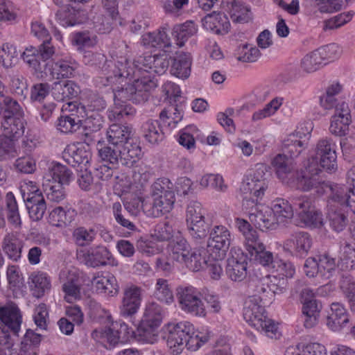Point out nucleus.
Listing matches in <instances>:
<instances>
[{
	"instance_id": "1",
	"label": "nucleus",
	"mask_w": 355,
	"mask_h": 355,
	"mask_svg": "<svg viewBox=\"0 0 355 355\" xmlns=\"http://www.w3.org/2000/svg\"><path fill=\"white\" fill-rule=\"evenodd\" d=\"M272 166L277 178L285 184L304 191L315 189L316 192L324 191L327 184L320 178V170L314 160L307 164L304 169L295 171V163L287 155L278 154L272 160Z\"/></svg>"
},
{
	"instance_id": "2",
	"label": "nucleus",
	"mask_w": 355,
	"mask_h": 355,
	"mask_svg": "<svg viewBox=\"0 0 355 355\" xmlns=\"http://www.w3.org/2000/svg\"><path fill=\"white\" fill-rule=\"evenodd\" d=\"M155 88V84L149 78L135 80L132 84H128L123 87L119 86L113 89V106L108 110V118L110 121H120L125 117L135 115V109L125 101H130L134 103H143L150 96V92Z\"/></svg>"
},
{
	"instance_id": "3",
	"label": "nucleus",
	"mask_w": 355,
	"mask_h": 355,
	"mask_svg": "<svg viewBox=\"0 0 355 355\" xmlns=\"http://www.w3.org/2000/svg\"><path fill=\"white\" fill-rule=\"evenodd\" d=\"M83 62L91 66H97L103 72V76L99 78V84L109 86L121 84L131 75V70L126 69L128 60L123 57L116 60H107L105 56L100 53H85Z\"/></svg>"
},
{
	"instance_id": "4",
	"label": "nucleus",
	"mask_w": 355,
	"mask_h": 355,
	"mask_svg": "<svg viewBox=\"0 0 355 355\" xmlns=\"http://www.w3.org/2000/svg\"><path fill=\"white\" fill-rule=\"evenodd\" d=\"M175 201L173 184L167 178L157 179L150 187V197L142 203L146 216L157 218L170 212Z\"/></svg>"
},
{
	"instance_id": "5",
	"label": "nucleus",
	"mask_w": 355,
	"mask_h": 355,
	"mask_svg": "<svg viewBox=\"0 0 355 355\" xmlns=\"http://www.w3.org/2000/svg\"><path fill=\"white\" fill-rule=\"evenodd\" d=\"M169 66V61L166 55H154L139 57L130 64L128 62L126 69L131 70V75L128 78L139 80L144 78H150L155 84L154 76L164 74Z\"/></svg>"
},
{
	"instance_id": "6",
	"label": "nucleus",
	"mask_w": 355,
	"mask_h": 355,
	"mask_svg": "<svg viewBox=\"0 0 355 355\" xmlns=\"http://www.w3.org/2000/svg\"><path fill=\"white\" fill-rule=\"evenodd\" d=\"M20 311L16 304L11 303L0 306V345L10 348L14 343V336H18L21 324Z\"/></svg>"
},
{
	"instance_id": "7",
	"label": "nucleus",
	"mask_w": 355,
	"mask_h": 355,
	"mask_svg": "<svg viewBox=\"0 0 355 355\" xmlns=\"http://www.w3.org/2000/svg\"><path fill=\"white\" fill-rule=\"evenodd\" d=\"M98 156L104 162L116 167L120 162L122 165L132 167L141 155V148L139 145L128 144L123 148L113 146L107 144L98 148Z\"/></svg>"
},
{
	"instance_id": "8",
	"label": "nucleus",
	"mask_w": 355,
	"mask_h": 355,
	"mask_svg": "<svg viewBox=\"0 0 355 355\" xmlns=\"http://www.w3.org/2000/svg\"><path fill=\"white\" fill-rule=\"evenodd\" d=\"M263 175V170L259 168L244 178L240 191L244 195L243 206L245 209H248L251 204L258 202L264 195L268 184Z\"/></svg>"
},
{
	"instance_id": "9",
	"label": "nucleus",
	"mask_w": 355,
	"mask_h": 355,
	"mask_svg": "<svg viewBox=\"0 0 355 355\" xmlns=\"http://www.w3.org/2000/svg\"><path fill=\"white\" fill-rule=\"evenodd\" d=\"M293 205L297 211L298 225L306 227H321L324 223L323 216L318 210L311 198L301 196L293 199Z\"/></svg>"
},
{
	"instance_id": "10",
	"label": "nucleus",
	"mask_w": 355,
	"mask_h": 355,
	"mask_svg": "<svg viewBox=\"0 0 355 355\" xmlns=\"http://www.w3.org/2000/svg\"><path fill=\"white\" fill-rule=\"evenodd\" d=\"M200 296L202 293L191 286H180L177 288V299L180 308L193 315L205 317L206 310Z\"/></svg>"
},
{
	"instance_id": "11",
	"label": "nucleus",
	"mask_w": 355,
	"mask_h": 355,
	"mask_svg": "<svg viewBox=\"0 0 355 355\" xmlns=\"http://www.w3.org/2000/svg\"><path fill=\"white\" fill-rule=\"evenodd\" d=\"M231 241V233L225 226H214L209 232L207 244L209 255L214 259H223L226 257Z\"/></svg>"
},
{
	"instance_id": "12",
	"label": "nucleus",
	"mask_w": 355,
	"mask_h": 355,
	"mask_svg": "<svg viewBox=\"0 0 355 355\" xmlns=\"http://www.w3.org/2000/svg\"><path fill=\"white\" fill-rule=\"evenodd\" d=\"M336 147L335 142L330 138L320 139L315 147V157L309 159L308 164L314 160L320 170V166L329 172L336 170L337 167Z\"/></svg>"
},
{
	"instance_id": "13",
	"label": "nucleus",
	"mask_w": 355,
	"mask_h": 355,
	"mask_svg": "<svg viewBox=\"0 0 355 355\" xmlns=\"http://www.w3.org/2000/svg\"><path fill=\"white\" fill-rule=\"evenodd\" d=\"M168 335L166 344L173 355H178L184 348L187 336L193 332V324L188 321L169 323L166 327Z\"/></svg>"
},
{
	"instance_id": "14",
	"label": "nucleus",
	"mask_w": 355,
	"mask_h": 355,
	"mask_svg": "<svg viewBox=\"0 0 355 355\" xmlns=\"http://www.w3.org/2000/svg\"><path fill=\"white\" fill-rule=\"evenodd\" d=\"M245 209L248 210L251 223L261 230H272L277 227V219L270 207L263 205H258L257 202H255Z\"/></svg>"
},
{
	"instance_id": "15",
	"label": "nucleus",
	"mask_w": 355,
	"mask_h": 355,
	"mask_svg": "<svg viewBox=\"0 0 355 355\" xmlns=\"http://www.w3.org/2000/svg\"><path fill=\"white\" fill-rule=\"evenodd\" d=\"M248 257L241 248H232L227 259L226 273L234 282H241L247 276Z\"/></svg>"
},
{
	"instance_id": "16",
	"label": "nucleus",
	"mask_w": 355,
	"mask_h": 355,
	"mask_svg": "<svg viewBox=\"0 0 355 355\" xmlns=\"http://www.w3.org/2000/svg\"><path fill=\"white\" fill-rule=\"evenodd\" d=\"M311 245V236L307 232H299L284 241L283 249L291 255L304 257L307 255Z\"/></svg>"
},
{
	"instance_id": "17",
	"label": "nucleus",
	"mask_w": 355,
	"mask_h": 355,
	"mask_svg": "<svg viewBox=\"0 0 355 355\" xmlns=\"http://www.w3.org/2000/svg\"><path fill=\"white\" fill-rule=\"evenodd\" d=\"M89 144L80 143L67 146L62 153L63 159L73 167L79 165L86 167L92 157Z\"/></svg>"
},
{
	"instance_id": "18",
	"label": "nucleus",
	"mask_w": 355,
	"mask_h": 355,
	"mask_svg": "<svg viewBox=\"0 0 355 355\" xmlns=\"http://www.w3.org/2000/svg\"><path fill=\"white\" fill-rule=\"evenodd\" d=\"M133 130L131 126L120 123H113L106 131V140L108 144L123 148L128 144L137 145L133 141Z\"/></svg>"
},
{
	"instance_id": "19",
	"label": "nucleus",
	"mask_w": 355,
	"mask_h": 355,
	"mask_svg": "<svg viewBox=\"0 0 355 355\" xmlns=\"http://www.w3.org/2000/svg\"><path fill=\"white\" fill-rule=\"evenodd\" d=\"M263 301V297H248L245 302L243 317L252 327H261L260 320L266 316Z\"/></svg>"
},
{
	"instance_id": "20",
	"label": "nucleus",
	"mask_w": 355,
	"mask_h": 355,
	"mask_svg": "<svg viewBox=\"0 0 355 355\" xmlns=\"http://www.w3.org/2000/svg\"><path fill=\"white\" fill-rule=\"evenodd\" d=\"M141 288L136 286L125 288L120 306V314L122 316L132 317L137 313L141 302Z\"/></svg>"
},
{
	"instance_id": "21",
	"label": "nucleus",
	"mask_w": 355,
	"mask_h": 355,
	"mask_svg": "<svg viewBox=\"0 0 355 355\" xmlns=\"http://www.w3.org/2000/svg\"><path fill=\"white\" fill-rule=\"evenodd\" d=\"M352 122L351 110L348 103H341L331 116L330 132L336 136H344Z\"/></svg>"
},
{
	"instance_id": "22",
	"label": "nucleus",
	"mask_w": 355,
	"mask_h": 355,
	"mask_svg": "<svg viewBox=\"0 0 355 355\" xmlns=\"http://www.w3.org/2000/svg\"><path fill=\"white\" fill-rule=\"evenodd\" d=\"M26 209L31 219L33 221L40 220L46 210V204L42 192L35 189L27 195H23Z\"/></svg>"
},
{
	"instance_id": "23",
	"label": "nucleus",
	"mask_w": 355,
	"mask_h": 355,
	"mask_svg": "<svg viewBox=\"0 0 355 355\" xmlns=\"http://www.w3.org/2000/svg\"><path fill=\"white\" fill-rule=\"evenodd\" d=\"M349 322V313L339 302H333L327 316L326 324L332 331H340Z\"/></svg>"
},
{
	"instance_id": "24",
	"label": "nucleus",
	"mask_w": 355,
	"mask_h": 355,
	"mask_svg": "<svg viewBox=\"0 0 355 355\" xmlns=\"http://www.w3.org/2000/svg\"><path fill=\"white\" fill-rule=\"evenodd\" d=\"M24 242L17 234L7 232L1 241V249L7 258L13 262H18L22 257Z\"/></svg>"
},
{
	"instance_id": "25",
	"label": "nucleus",
	"mask_w": 355,
	"mask_h": 355,
	"mask_svg": "<svg viewBox=\"0 0 355 355\" xmlns=\"http://www.w3.org/2000/svg\"><path fill=\"white\" fill-rule=\"evenodd\" d=\"M250 254V259L254 260L268 270H274L278 261H275L271 252L266 250L264 244L259 240L252 244V247L245 248Z\"/></svg>"
},
{
	"instance_id": "26",
	"label": "nucleus",
	"mask_w": 355,
	"mask_h": 355,
	"mask_svg": "<svg viewBox=\"0 0 355 355\" xmlns=\"http://www.w3.org/2000/svg\"><path fill=\"white\" fill-rule=\"evenodd\" d=\"M310 135V132L306 135L304 132L297 130L295 133L289 135L283 142V153L288 154V158L293 159L298 157L300 154L306 148L307 143L305 140H302L303 137H306Z\"/></svg>"
},
{
	"instance_id": "27",
	"label": "nucleus",
	"mask_w": 355,
	"mask_h": 355,
	"mask_svg": "<svg viewBox=\"0 0 355 355\" xmlns=\"http://www.w3.org/2000/svg\"><path fill=\"white\" fill-rule=\"evenodd\" d=\"M24 116V115H20L1 119V126L4 135L12 140L22 137L26 124Z\"/></svg>"
},
{
	"instance_id": "28",
	"label": "nucleus",
	"mask_w": 355,
	"mask_h": 355,
	"mask_svg": "<svg viewBox=\"0 0 355 355\" xmlns=\"http://www.w3.org/2000/svg\"><path fill=\"white\" fill-rule=\"evenodd\" d=\"M42 335L28 329L21 338L19 352H12L10 355H37Z\"/></svg>"
},
{
	"instance_id": "29",
	"label": "nucleus",
	"mask_w": 355,
	"mask_h": 355,
	"mask_svg": "<svg viewBox=\"0 0 355 355\" xmlns=\"http://www.w3.org/2000/svg\"><path fill=\"white\" fill-rule=\"evenodd\" d=\"M141 133L146 141L151 144H158L165 138V132L159 121L148 119L141 126Z\"/></svg>"
},
{
	"instance_id": "30",
	"label": "nucleus",
	"mask_w": 355,
	"mask_h": 355,
	"mask_svg": "<svg viewBox=\"0 0 355 355\" xmlns=\"http://www.w3.org/2000/svg\"><path fill=\"white\" fill-rule=\"evenodd\" d=\"M112 257V255L110 251L103 245H96L90 248L84 254L85 264L92 268L105 266Z\"/></svg>"
},
{
	"instance_id": "31",
	"label": "nucleus",
	"mask_w": 355,
	"mask_h": 355,
	"mask_svg": "<svg viewBox=\"0 0 355 355\" xmlns=\"http://www.w3.org/2000/svg\"><path fill=\"white\" fill-rule=\"evenodd\" d=\"M191 249L189 243L180 235L175 236V239L168 243L167 248L169 257L180 263H184Z\"/></svg>"
},
{
	"instance_id": "32",
	"label": "nucleus",
	"mask_w": 355,
	"mask_h": 355,
	"mask_svg": "<svg viewBox=\"0 0 355 355\" xmlns=\"http://www.w3.org/2000/svg\"><path fill=\"white\" fill-rule=\"evenodd\" d=\"M331 189L332 190V196L329 202L334 205L336 202L340 205H345L355 213V191L351 187L335 185L334 187H331Z\"/></svg>"
},
{
	"instance_id": "33",
	"label": "nucleus",
	"mask_w": 355,
	"mask_h": 355,
	"mask_svg": "<svg viewBox=\"0 0 355 355\" xmlns=\"http://www.w3.org/2000/svg\"><path fill=\"white\" fill-rule=\"evenodd\" d=\"M202 25L207 30L222 34L227 32L230 24L224 13L214 11L203 18Z\"/></svg>"
},
{
	"instance_id": "34",
	"label": "nucleus",
	"mask_w": 355,
	"mask_h": 355,
	"mask_svg": "<svg viewBox=\"0 0 355 355\" xmlns=\"http://www.w3.org/2000/svg\"><path fill=\"white\" fill-rule=\"evenodd\" d=\"M210 258L208 248L191 249L184 264L192 271H199L208 264Z\"/></svg>"
},
{
	"instance_id": "35",
	"label": "nucleus",
	"mask_w": 355,
	"mask_h": 355,
	"mask_svg": "<svg viewBox=\"0 0 355 355\" xmlns=\"http://www.w3.org/2000/svg\"><path fill=\"white\" fill-rule=\"evenodd\" d=\"M91 284L92 288L98 293H108L110 295H114L119 291L116 279L110 274L104 275L98 273L92 278Z\"/></svg>"
},
{
	"instance_id": "36",
	"label": "nucleus",
	"mask_w": 355,
	"mask_h": 355,
	"mask_svg": "<svg viewBox=\"0 0 355 355\" xmlns=\"http://www.w3.org/2000/svg\"><path fill=\"white\" fill-rule=\"evenodd\" d=\"M191 56L190 53H180L173 59L171 73L179 78L187 79L191 73Z\"/></svg>"
},
{
	"instance_id": "37",
	"label": "nucleus",
	"mask_w": 355,
	"mask_h": 355,
	"mask_svg": "<svg viewBox=\"0 0 355 355\" xmlns=\"http://www.w3.org/2000/svg\"><path fill=\"white\" fill-rule=\"evenodd\" d=\"M86 119L83 121L82 126L83 131L82 132L84 138V143L89 144L94 141L93 133L99 131L104 123L103 117L99 113L88 114Z\"/></svg>"
},
{
	"instance_id": "38",
	"label": "nucleus",
	"mask_w": 355,
	"mask_h": 355,
	"mask_svg": "<svg viewBox=\"0 0 355 355\" xmlns=\"http://www.w3.org/2000/svg\"><path fill=\"white\" fill-rule=\"evenodd\" d=\"M128 334V326L124 322H116L101 332L102 342H107L109 348L114 347Z\"/></svg>"
},
{
	"instance_id": "39",
	"label": "nucleus",
	"mask_w": 355,
	"mask_h": 355,
	"mask_svg": "<svg viewBox=\"0 0 355 355\" xmlns=\"http://www.w3.org/2000/svg\"><path fill=\"white\" fill-rule=\"evenodd\" d=\"M327 218L330 227L336 232H342L349 223L343 209L337 205L328 202Z\"/></svg>"
},
{
	"instance_id": "40",
	"label": "nucleus",
	"mask_w": 355,
	"mask_h": 355,
	"mask_svg": "<svg viewBox=\"0 0 355 355\" xmlns=\"http://www.w3.org/2000/svg\"><path fill=\"white\" fill-rule=\"evenodd\" d=\"M52 96L57 101H64L76 97L79 87L73 81L55 82L51 88Z\"/></svg>"
},
{
	"instance_id": "41",
	"label": "nucleus",
	"mask_w": 355,
	"mask_h": 355,
	"mask_svg": "<svg viewBox=\"0 0 355 355\" xmlns=\"http://www.w3.org/2000/svg\"><path fill=\"white\" fill-rule=\"evenodd\" d=\"M165 315L164 309L158 303L146 304L141 322L145 326L159 327Z\"/></svg>"
},
{
	"instance_id": "42",
	"label": "nucleus",
	"mask_w": 355,
	"mask_h": 355,
	"mask_svg": "<svg viewBox=\"0 0 355 355\" xmlns=\"http://www.w3.org/2000/svg\"><path fill=\"white\" fill-rule=\"evenodd\" d=\"M74 72V68L71 64L64 60L57 62L47 63L46 68L44 71L46 75H50L53 78H71Z\"/></svg>"
},
{
	"instance_id": "43",
	"label": "nucleus",
	"mask_w": 355,
	"mask_h": 355,
	"mask_svg": "<svg viewBox=\"0 0 355 355\" xmlns=\"http://www.w3.org/2000/svg\"><path fill=\"white\" fill-rule=\"evenodd\" d=\"M31 289L33 296L40 298L51 289V279L44 272H33L31 275Z\"/></svg>"
},
{
	"instance_id": "44",
	"label": "nucleus",
	"mask_w": 355,
	"mask_h": 355,
	"mask_svg": "<svg viewBox=\"0 0 355 355\" xmlns=\"http://www.w3.org/2000/svg\"><path fill=\"white\" fill-rule=\"evenodd\" d=\"M51 178V182H57L62 185H68L73 180L72 171L60 163H52L46 178Z\"/></svg>"
},
{
	"instance_id": "45",
	"label": "nucleus",
	"mask_w": 355,
	"mask_h": 355,
	"mask_svg": "<svg viewBox=\"0 0 355 355\" xmlns=\"http://www.w3.org/2000/svg\"><path fill=\"white\" fill-rule=\"evenodd\" d=\"M268 280L267 275L260 277L257 275H250L247 282L248 292L252 294L250 297H263V300H266V297L269 295Z\"/></svg>"
},
{
	"instance_id": "46",
	"label": "nucleus",
	"mask_w": 355,
	"mask_h": 355,
	"mask_svg": "<svg viewBox=\"0 0 355 355\" xmlns=\"http://www.w3.org/2000/svg\"><path fill=\"white\" fill-rule=\"evenodd\" d=\"M0 110L1 119L24 115V110L19 103L6 94L0 96Z\"/></svg>"
},
{
	"instance_id": "47",
	"label": "nucleus",
	"mask_w": 355,
	"mask_h": 355,
	"mask_svg": "<svg viewBox=\"0 0 355 355\" xmlns=\"http://www.w3.org/2000/svg\"><path fill=\"white\" fill-rule=\"evenodd\" d=\"M142 43L148 48L164 49L171 46L170 38L164 31L144 34Z\"/></svg>"
},
{
	"instance_id": "48",
	"label": "nucleus",
	"mask_w": 355,
	"mask_h": 355,
	"mask_svg": "<svg viewBox=\"0 0 355 355\" xmlns=\"http://www.w3.org/2000/svg\"><path fill=\"white\" fill-rule=\"evenodd\" d=\"M197 32V28L191 21H187L182 24L175 25L172 31V35L176 40V44L180 47Z\"/></svg>"
},
{
	"instance_id": "49",
	"label": "nucleus",
	"mask_w": 355,
	"mask_h": 355,
	"mask_svg": "<svg viewBox=\"0 0 355 355\" xmlns=\"http://www.w3.org/2000/svg\"><path fill=\"white\" fill-rule=\"evenodd\" d=\"M272 214L277 219V225L285 223L293 216V208L286 200L279 198L273 202Z\"/></svg>"
},
{
	"instance_id": "50",
	"label": "nucleus",
	"mask_w": 355,
	"mask_h": 355,
	"mask_svg": "<svg viewBox=\"0 0 355 355\" xmlns=\"http://www.w3.org/2000/svg\"><path fill=\"white\" fill-rule=\"evenodd\" d=\"M73 210L57 207L49 213V222L53 226L62 227L70 224L73 220Z\"/></svg>"
},
{
	"instance_id": "51",
	"label": "nucleus",
	"mask_w": 355,
	"mask_h": 355,
	"mask_svg": "<svg viewBox=\"0 0 355 355\" xmlns=\"http://www.w3.org/2000/svg\"><path fill=\"white\" fill-rule=\"evenodd\" d=\"M153 296L161 302L170 304L174 301L173 293L168 281L159 278L155 285Z\"/></svg>"
},
{
	"instance_id": "52",
	"label": "nucleus",
	"mask_w": 355,
	"mask_h": 355,
	"mask_svg": "<svg viewBox=\"0 0 355 355\" xmlns=\"http://www.w3.org/2000/svg\"><path fill=\"white\" fill-rule=\"evenodd\" d=\"M338 267L342 270L355 268V248L349 244L340 247Z\"/></svg>"
},
{
	"instance_id": "53",
	"label": "nucleus",
	"mask_w": 355,
	"mask_h": 355,
	"mask_svg": "<svg viewBox=\"0 0 355 355\" xmlns=\"http://www.w3.org/2000/svg\"><path fill=\"white\" fill-rule=\"evenodd\" d=\"M47 182L43 184L44 192L47 199L52 202L59 203L66 198V192L63 187L64 185L57 182H51V179L46 180Z\"/></svg>"
},
{
	"instance_id": "54",
	"label": "nucleus",
	"mask_w": 355,
	"mask_h": 355,
	"mask_svg": "<svg viewBox=\"0 0 355 355\" xmlns=\"http://www.w3.org/2000/svg\"><path fill=\"white\" fill-rule=\"evenodd\" d=\"M96 230L95 227L87 229L85 227L76 228L72 234L74 243L80 247L89 245L95 239Z\"/></svg>"
},
{
	"instance_id": "55",
	"label": "nucleus",
	"mask_w": 355,
	"mask_h": 355,
	"mask_svg": "<svg viewBox=\"0 0 355 355\" xmlns=\"http://www.w3.org/2000/svg\"><path fill=\"white\" fill-rule=\"evenodd\" d=\"M302 304V313L306 317L304 320V326L311 328L317 323L322 306L316 300L304 302Z\"/></svg>"
},
{
	"instance_id": "56",
	"label": "nucleus",
	"mask_w": 355,
	"mask_h": 355,
	"mask_svg": "<svg viewBox=\"0 0 355 355\" xmlns=\"http://www.w3.org/2000/svg\"><path fill=\"white\" fill-rule=\"evenodd\" d=\"M235 225L245 237V248L248 247L252 248V244L259 240L257 231L253 230L251 225L246 220L236 218Z\"/></svg>"
},
{
	"instance_id": "57",
	"label": "nucleus",
	"mask_w": 355,
	"mask_h": 355,
	"mask_svg": "<svg viewBox=\"0 0 355 355\" xmlns=\"http://www.w3.org/2000/svg\"><path fill=\"white\" fill-rule=\"evenodd\" d=\"M6 207L8 221L15 227H20L21 220L19 212L18 205L14 194L7 193L6 196Z\"/></svg>"
},
{
	"instance_id": "58",
	"label": "nucleus",
	"mask_w": 355,
	"mask_h": 355,
	"mask_svg": "<svg viewBox=\"0 0 355 355\" xmlns=\"http://www.w3.org/2000/svg\"><path fill=\"white\" fill-rule=\"evenodd\" d=\"M21 58L36 73H42L46 68L47 63L41 62L37 49L35 47L27 48L21 54Z\"/></svg>"
},
{
	"instance_id": "59",
	"label": "nucleus",
	"mask_w": 355,
	"mask_h": 355,
	"mask_svg": "<svg viewBox=\"0 0 355 355\" xmlns=\"http://www.w3.org/2000/svg\"><path fill=\"white\" fill-rule=\"evenodd\" d=\"M237 60L244 62H253L260 56L259 50L252 45L243 44L237 47L234 53Z\"/></svg>"
},
{
	"instance_id": "60",
	"label": "nucleus",
	"mask_w": 355,
	"mask_h": 355,
	"mask_svg": "<svg viewBox=\"0 0 355 355\" xmlns=\"http://www.w3.org/2000/svg\"><path fill=\"white\" fill-rule=\"evenodd\" d=\"M180 235V232L173 227L170 221L157 224L154 230V237L159 241H168L174 236Z\"/></svg>"
},
{
	"instance_id": "61",
	"label": "nucleus",
	"mask_w": 355,
	"mask_h": 355,
	"mask_svg": "<svg viewBox=\"0 0 355 355\" xmlns=\"http://www.w3.org/2000/svg\"><path fill=\"white\" fill-rule=\"evenodd\" d=\"M324 64V61L320 57L317 49L307 53L301 60V67L303 71L307 73H311L319 69Z\"/></svg>"
},
{
	"instance_id": "62",
	"label": "nucleus",
	"mask_w": 355,
	"mask_h": 355,
	"mask_svg": "<svg viewBox=\"0 0 355 355\" xmlns=\"http://www.w3.org/2000/svg\"><path fill=\"white\" fill-rule=\"evenodd\" d=\"M315 8L320 13H334L340 11L349 0H313Z\"/></svg>"
},
{
	"instance_id": "63",
	"label": "nucleus",
	"mask_w": 355,
	"mask_h": 355,
	"mask_svg": "<svg viewBox=\"0 0 355 355\" xmlns=\"http://www.w3.org/2000/svg\"><path fill=\"white\" fill-rule=\"evenodd\" d=\"M16 47L9 43H5L0 49V61L5 68L11 67L18 60Z\"/></svg>"
},
{
	"instance_id": "64",
	"label": "nucleus",
	"mask_w": 355,
	"mask_h": 355,
	"mask_svg": "<svg viewBox=\"0 0 355 355\" xmlns=\"http://www.w3.org/2000/svg\"><path fill=\"white\" fill-rule=\"evenodd\" d=\"M187 223L189 234L196 241L205 239L209 234V225L205 223V219Z\"/></svg>"
}]
</instances>
